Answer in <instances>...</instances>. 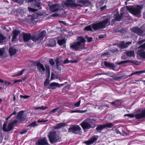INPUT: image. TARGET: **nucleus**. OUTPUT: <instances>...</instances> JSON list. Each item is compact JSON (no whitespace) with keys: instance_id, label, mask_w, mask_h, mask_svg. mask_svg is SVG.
I'll use <instances>...</instances> for the list:
<instances>
[{"instance_id":"2eb2a0df","label":"nucleus","mask_w":145,"mask_h":145,"mask_svg":"<svg viewBox=\"0 0 145 145\" xmlns=\"http://www.w3.org/2000/svg\"><path fill=\"white\" fill-rule=\"evenodd\" d=\"M46 76H48V78H46V81L44 82V85L45 86H46L49 84V79L50 74V71L49 67L47 66L46 67Z\"/></svg>"},{"instance_id":"09e8293b","label":"nucleus","mask_w":145,"mask_h":145,"mask_svg":"<svg viewBox=\"0 0 145 145\" xmlns=\"http://www.w3.org/2000/svg\"><path fill=\"white\" fill-rule=\"evenodd\" d=\"M16 114V112L14 111L13 113L11 114L10 116L8 117L6 119V121H7L8 119H9L10 117L13 115H15Z\"/></svg>"},{"instance_id":"aec40b11","label":"nucleus","mask_w":145,"mask_h":145,"mask_svg":"<svg viewBox=\"0 0 145 145\" xmlns=\"http://www.w3.org/2000/svg\"><path fill=\"white\" fill-rule=\"evenodd\" d=\"M121 16H120L118 12H117L116 13V17L115 18L114 20H113L111 22V24L112 25V23L114 24V22L115 21H120V20L121 18Z\"/></svg>"},{"instance_id":"e2e57ef3","label":"nucleus","mask_w":145,"mask_h":145,"mask_svg":"<svg viewBox=\"0 0 145 145\" xmlns=\"http://www.w3.org/2000/svg\"><path fill=\"white\" fill-rule=\"evenodd\" d=\"M78 62V61L77 60H69V63H76Z\"/></svg>"},{"instance_id":"49530a36","label":"nucleus","mask_w":145,"mask_h":145,"mask_svg":"<svg viewBox=\"0 0 145 145\" xmlns=\"http://www.w3.org/2000/svg\"><path fill=\"white\" fill-rule=\"evenodd\" d=\"M21 35H22L23 36H31V35L30 33H22Z\"/></svg>"},{"instance_id":"864d4df0","label":"nucleus","mask_w":145,"mask_h":145,"mask_svg":"<svg viewBox=\"0 0 145 145\" xmlns=\"http://www.w3.org/2000/svg\"><path fill=\"white\" fill-rule=\"evenodd\" d=\"M20 97L21 98H23L24 99H26L29 98L30 97V96L29 95L23 96V95H20Z\"/></svg>"},{"instance_id":"7c9ffc66","label":"nucleus","mask_w":145,"mask_h":145,"mask_svg":"<svg viewBox=\"0 0 145 145\" xmlns=\"http://www.w3.org/2000/svg\"><path fill=\"white\" fill-rule=\"evenodd\" d=\"M138 53L140 57L143 59H145V52H141L140 51H138Z\"/></svg>"},{"instance_id":"f704fd0d","label":"nucleus","mask_w":145,"mask_h":145,"mask_svg":"<svg viewBox=\"0 0 145 145\" xmlns=\"http://www.w3.org/2000/svg\"><path fill=\"white\" fill-rule=\"evenodd\" d=\"M67 83V82H65V83H64L63 84H59L58 83L55 82V87H57L60 88L61 87L63 86L64 85Z\"/></svg>"},{"instance_id":"a211bd4d","label":"nucleus","mask_w":145,"mask_h":145,"mask_svg":"<svg viewBox=\"0 0 145 145\" xmlns=\"http://www.w3.org/2000/svg\"><path fill=\"white\" fill-rule=\"evenodd\" d=\"M48 137L49 138L50 141L51 143L54 142V132L53 131L50 132L48 135Z\"/></svg>"},{"instance_id":"8fccbe9b","label":"nucleus","mask_w":145,"mask_h":145,"mask_svg":"<svg viewBox=\"0 0 145 145\" xmlns=\"http://www.w3.org/2000/svg\"><path fill=\"white\" fill-rule=\"evenodd\" d=\"M24 41L27 42L28 41L31 37H22Z\"/></svg>"},{"instance_id":"f03ea898","label":"nucleus","mask_w":145,"mask_h":145,"mask_svg":"<svg viewBox=\"0 0 145 145\" xmlns=\"http://www.w3.org/2000/svg\"><path fill=\"white\" fill-rule=\"evenodd\" d=\"M142 9V7L139 5H137L134 8L131 7H127L122 8L120 10L121 16H128L127 11L131 13L134 15L138 17L141 16L140 11Z\"/></svg>"},{"instance_id":"ea45409f","label":"nucleus","mask_w":145,"mask_h":145,"mask_svg":"<svg viewBox=\"0 0 145 145\" xmlns=\"http://www.w3.org/2000/svg\"><path fill=\"white\" fill-rule=\"evenodd\" d=\"M124 116H127L130 118H133L135 117V115L133 114H125L124 115Z\"/></svg>"},{"instance_id":"6ab92c4d","label":"nucleus","mask_w":145,"mask_h":145,"mask_svg":"<svg viewBox=\"0 0 145 145\" xmlns=\"http://www.w3.org/2000/svg\"><path fill=\"white\" fill-rule=\"evenodd\" d=\"M32 35V36H44L46 35V32L45 31L43 30L41 32H38L33 33Z\"/></svg>"},{"instance_id":"a878e982","label":"nucleus","mask_w":145,"mask_h":145,"mask_svg":"<svg viewBox=\"0 0 145 145\" xmlns=\"http://www.w3.org/2000/svg\"><path fill=\"white\" fill-rule=\"evenodd\" d=\"M25 71L26 69H23L21 71H20L19 72L13 75L12 76L13 77H14L21 76L23 74L24 72Z\"/></svg>"},{"instance_id":"4d7b16f0","label":"nucleus","mask_w":145,"mask_h":145,"mask_svg":"<svg viewBox=\"0 0 145 145\" xmlns=\"http://www.w3.org/2000/svg\"><path fill=\"white\" fill-rule=\"evenodd\" d=\"M68 106L69 107L71 108H75V107H74V104H69L68 105Z\"/></svg>"},{"instance_id":"774afa93","label":"nucleus","mask_w":145,"mask_h":145,"mask_svg":"<svg viewBox=\"0 0 145 145\" xmlns=\"http://www.w3.org/2000/svg\"><path fill=\"white\" fill-rule=\"evenodd\" d=\"M132 43L131 42H127L125 43V45L127 46V47L130 44Z\"/></svg>"},{"instance_id":"20e7f679","label":"nucleus","mask_w":145,"mask_h":145,"mask_svg":"<svg viewBox=\"0 0 145 145\" xmlns=\"http://www.w3.org/2000/svg\"><path fill=\"white\" fill-rule=\"evenodd\" d=\"M63 1L65 6L73 9L78 6L82 7L85 5L87 6L91 4L90 2L88 1H85L84 0H63Z\"/></svg>"},{"instance_id":"3c124183","label":"nucleus","mask_w":145,"mask_h":145,"mask_svg":"<svg viewBox=\"0 0 145 145\" xmlns=\"http://www.w3.org/2000/svg\"><path fill=\"white\" fill-rule=\"evenodd\" d=\"M87 39V41L88 42H90L92 41V38L91 37H85Z\"/></svg>"},{"instance_id":"39448f33","label":"nucleus","mask_w":145,"mask_h":145,"mask_svg":"<svg viewBox=\"0 0 145 145\" xmlns=\"http://www.w3.org/2000/svg\"><path fill=\"white\" fill-rule=\"evenodd\" d=\"M96 119L90 118L85 119L80 125L83 129L84 131L87 132L91 128L93 129L96 126L95 123L96 122Z\"/></svg>"},{"instance_id":"5701e85b","label":"nucleus","mask_w":145,"mask_h":145,"mask_svg":"<svg viewBox=\"0 0 145 145\" xmlns=\"http://www.w3.org/2000/svg\"><path fill=\"white\" fill-rule=\"evenodd\" d=\"M117 46L121 49H124L127 48V46L125 45V43H124V41L118 44Z\"/></svg>"},{"instance_id":"5fc2aeb1","label":"nucleus","mask_w":145,"mask_h":145,"mask_svg":"<svg viewBox=\"0 0 145 145\" xmlns=\"http://www.w3.org/2000/svg\"><path fill=\"white\" fill-rule=\"evenodd\" d=\"M48 120H37V122L39 123H42L43 122H46Z\"/></svg>"},{"instance_id":"2f4dec72","label":"nucleus","mask_w":145,"mask_h":145,"mask_svg":"<svg viewBox=\"0 0 145 145\" xmlns=\"http://www.w3.org/2000/svg\"><path fill=\"white\" fill-rule=\"evenodd\" d=\"M128 63H131L136 65H138L139 64L138 62L134 60H128Z\"/></svg>"},{"instance_id":"423d86ee","label":"nucleus","mask_w":145,"mask_h":145,"mask_svg":"<svg viewBox=\"0 0 145 145\" xmlns=\"http://www.w3.org/2000/svg\"><path fill=\"white\" fill-rule=\"evenodd\" d=\"M68 131L69 133H72L75 134L81 135L82 131L81 128L78 125H74L71 126L69 128Z\"/></svg>"},{"instance_id":"13d9d810","label":"nucleus","mask_w":145,"mask_h":145,"mask_svg":"<svg viewBox=\"0 0 145 145\" xmlns=\"http://www.w3.org/2000/svg\"><path fill=\"white\" fill-rule=\"evenodd\" d=\"M69 63V60H68V59H65L63 62V63L64 64H68Z\"/></svg>"},{"instance_id":"c03bdc74","label":"nucleus","mask_w":145,"mask_h":145,"mask_svg":"<svg viewBox=\"0 0 145 145\" xmlns=\"http://www.w3.org/2000/svg\"><path fill=\"white\" fill-rule=\"evenodd\" d=\"M80 102H81V100H80L78 102L74 104V107H78L80 105Z\"/></svg>"},{"instance_id":"c756f323","label":"nucleus","mask_w":145,"mask_h":145,"mask_svg":"<svg viewBox=\"0 0 145 145\" xmlns=\"http://www.w3.org/2000/svg\"><path fill=\"white\" fill-rule=\"evenodd\" d=\"M103 125L104 126V128L105 127L111 128L113 126V123H108L105 124H104Z\"/></svg>"},{"instance_id":"680f3d73","label":"nucleus","mask_w":145,"mask_h":145,"mask_svg":"<svg viewBox=\"0 0 145 145\" xmlns=\"http://www.w3.org/2000/svg\"><path fill=\"white\" fill-rule=\"evenodd\" d=\"M111 104L114 106H117L118 105V102H112L111 103Z\"/></svg>"},{"instance_id":"f257e3e1","label":"nucleus","mask_w":145,"mask_h":145,"mask_svg":"<svg viewBox=\"0 0 145 145\" xmlns=\"http://www.w3.org/2000/svg\"><path fill=\"white\" fill-rule=\"evenodd\" d=\"M110 18L109 16H107L106 19L98 23L91 24L86 27L84 29L85 30L93 31L105 28L106 26L110 24Z\"/></svg>"},{"instance_id":"0eeeda50","label":"nucleus","mask_w":145,"mask_h":145,"mask_svg":"<svg viewBox=\"0 0 145 145\" xmlns=\"http://www.w3.org/2000/svg\"><path fill=\"white\" fill-rule=\"evenodd\" d=\"M17 122V121L16 120L12 121L8 124L7 126V122H5L3 125V130L5 132L10 131L12 129L13 127L14 124L16 123Z\"/></svg>"},{"instance_id":"de8ad7c7","label":"nucleus","mask_w":145,"mask_h":145,"mask_svg":"<svg viewBox=\"0 0 145 145\" xmlns=\"http://www.w3.org/2000/svg\"><path fill=\"white\" fill-rule=\"evenodd\" d=\"M23 113V111H21L18 112V118H21Z\"/></svg>"},{"instance_id":"052dcab7","label":"nucleus","mask_w":145,"mask_h":145,"mask_svg":"<svg viewBox=\"0 0 145 145\" xmlns=\"http://www.w3.org/2000/svg\"><path fill=\"white\" fill-rule=\"evenodd\" d=\"M55 61L56 62L57 67L58 68V66L60 65V63L59 60H55Z\"/></svg>"},{"instance_id":"69168bd1","label":"nucleus","mask_w":145,"mask_h":145,"mask_svg":"<svg viewBox=\"0 0 145 145\" xmlns=\"http://www.w3.org/2000/svg\"><path fill=\"white\" fill-rule=\"evenodd\" d=\"M1 28L4 30H5L7 32H8V30L7 29L6 27L4 26H1Z\"/></svg>"},{"instance_id":"dca6fc26","label":"nucleus","mask_w":145,"mask_h":145,"mask_svg":"<svg viewBox=\"0 0 145 145\" xmlns=\"http://www.w3.org/2000/svg\"><path fill=\"white\" fill-rule=\"evenodd\" d=\"M103 63L106 67L111 69H113L116 67L115 65L112 63H110L106 61H104L102 62V63Z\"/></svg>"},{"instance_id":"e433bc0d","label":"nucleus","mask_w":145,"mask_h":145,"mask_svg":"<svg viewBox=\"0 0 145 145\" xmlns=\"http://www.w3.org/2000/svg\"><path fill=\"white\" fill-rule=\"evenodd\" d=\"M5 49L3 48H0V56L3 58V55L5 52Z\"/></svg>"},{"instance_id":"7ed1b4c3","label":"nucleus","mask_w":145,"mask_h":145,"mask_svg":"<svg viewBox=\"0 0 145 145\" xmlns=\"http://www.w3.org/2000/svg\"><path fill=\"white\" fill-rule=\"evenodd\" d=\"M86 41L83 37H77L76 41L70 44V48L73 51H81L84 48Z\"/></svg>"},{"instance_id":"f8f14e48","label":"nucleus","mask_w":145,"mask_h":145,"mask_svg":"<svg viewBox=\"0 0 145 145\" xmlns=\"http://www.w3.org/2000/svg\"><path fill=\"white\" fill-rule=\"evenodd\" d=\"M97 140V136H94L91 137L88 140L83 142V143L86 144V145H90L95 142Z\"/></svg>"},{"instance_id":"473e14b6","label":"nucleus","mask_w":145,"mask_h":145,"mask_svg":"<svg viewBox=\"0 0 145 145\" xmlns=\"http://www.w3.org/2000/svg\"><path fill=\"white\" fill-rule=\"evenodd\" d=\"M50 10L52 12H54V5L50 3L48 4Z\"/></svg>"},{"instance_id":"9b49d317","label":"nucleus","mask_w":145,"mask_h":145,"mask_svg":"<svg viewBox=\"0 0 145 145\" xmlns=\"http://www.w3.org/2000/svg\"><path fill=\"white\" fill-rule=\"evenodd\" d=\"M131 31L137 35L141 36L145 35V31L141 30L139 27H136L131 28Z\"/></svg>"},{"instance_id":"4be33fe9","label":"nucleus","mask_w":145,"mask_h":145,"mask_svg":"<svg viewBox=\"0 0 145 145\" xmlns=\"http://www.w3.org/2000/svg\"><path fill=\"white\" fill-rule=\"evenodd\" d=\"M119 51L116 48H114L113 49L110 50V54L111 55H115Z\"/></svg>"},{"instance_id":"58836bf2","label":"nucleus","mask_w":145,"mask_h":145,"mask_svg":"<svg viewBox=\"0 0 145 145\" xmlns=\"http://www.w3.org/2000/svg\"><path fill=\"white\" fill-rule=\"evenodd\" d=\"M128 63V60L125 61H122L117 63V64L118 65H121V64H124L125 63Z\"/></svg>"},{"instance_id":"9d476101","label":"nucleus","mask_w":145,"mask_h":145,"mask_svg":"<svg viewBox=\"0 0 145 145\" xmlns=\"http://www.w3.org/2000/svg\"><path fill=\"white\" fill-rule=\"evenodd\" d=\"M135 117L137 120L145 118V109L142 110H138L137 114L135 115Z\"/></svg>"},{"instance_id":"0e129e2a","label":"nucleus","mask_w":145,"mask_h":145,"mask_svg":"<svg viewBox=\"0 0 145 145\" xmlns=\"http://www.w3.org/2000/svg\"><path fill=\"white\" fill-rule=\"evenodd\" d=\"M80 111L79 110H72L71 111V113H79V112H80Z\"/></svg>"},{"instance_id":"6e6d98bb","label":"nucleus","mask_w":145,"mask_h":145,"mask_svg":"<svg viewBox=\"0 0 145 145\" xmlns=\"http://www.w3.org/2000/svg\"><path fill=\"white\" fill-rule=\"evenodd\" d=\"M49 63L51 65H53L54 64V62L53 59H50Z\"/></svg>"},{"instance_id":"6e6552de","label":"nucleus","mask_w":145,"mask_h":145,"mask_svg":"<svg viewBox=\"0 0 145 145\" xmlns=\"http://www.w3.org/2000/svg\"><path fill=\"white\" fill-rule=\"evenodd\" d=\"M17 122V121L16 120L12 121L8 124L7 126V122H5L3 125V130L5 132L10 131L12 129L13 127L14 124L16 123Z\"/></svg>"},{"instance_id":"79ce46f5","label":"nucleus","mask_w":145,"mask_h":145,"mask_svg":"<svg viewBox=\"0 0 145 145\" xmlns=\"http://www.w3.org/2000/svg\"><path fill=\"white\" fill-rule=\"evenodd\" d=\"M103 5V3L102 1H100L99 2H98L96 4V6L97 7H99Z\"/></svg>"},{"instance_id":"1a4fd4ad","label":"nucleus","mask_w":145,"mask_h":145,"mask_svg":"<svg viewBox=\"0 0 145 145\" xmlns=\"http://www.w3.org/2000/svg\"><path fill=\"white\" fill-rule=\"evenodd\" d=\"M144 73H145V70L137 71L133 72L128 76L123 75L122 76H120L118 77L117 78V79L118 80L124 79L129 77L132 76L134 75L137 74L138 75H139L141 74Z\"/></svg>"},{"instance_id":"c85d7f7f","label":"nucleus","mask_w":145,"mask_h":145,"mask_svg":"<svg viewBox=\"0 0 145 145\" xmlns=\"http://www.w3.org/2000/svg\"><path fill=\"white\" fill-rule=\"evenodd\" d=\"M35 5L39 9L40 8L41 3H40V0H35Z\"/></svg>"},{"instance_id":"a18cd8bd","label":"nucleus","mask_w":145,"mask_h":145,"mask_svg":"<svg viewBox=\"0 0 145 145\" xmlns=\"http://www.w3.org/2000/svg\"><path fill=\"white\" fill-rule=\"evenodd\" d=\"M12 40L13 43H15L17 41L18 39L16 38V37H12Z\"/></svg>"},{"instance_id":"412c9836","label":"nucleus","mask_w":145,"mask_h":145,"mask_svg":"<svg viewBox=\"0 0 145 145\" xmlns=\"http://www.w3.org/2000/svg\"><path fill=\"white\" fill-rule=\"evenodd\" d=\"M66 41L67 40L64 38L62 39L58 40L57 43L59 45L61 46L64 44H65Z\"/></svg>"},{"instance_id":"393cba45","label":"nucleus","mask_w":145,"mask_h":145,"mask_svg":"<svg viewBox=\"0 0 145 145\" xmlns=\"http://www.w3.org/2000/svg\"><path fill=\"white\" fill-rule=\"evenodd\" d=\"M126 55L130 57H133L135 56V52L134 51L131 50L129 51L126 52Z\"/></svg>"},{"instance_id":"603ef678","label":"nucleus","mask_w":145,"mask_h":145,"mask_svg":"<svg viewBox=\"0 0 145 145\" xmlns=\"http://www.w3.org/2000/svg\"><path fill=\"white\" fill-rule=\"evenodd\" d=\"M37 125L36 121H35L31 123L30 125V126H32L33 127H34L35 126Z\"/></svg>"},{"instance_id":"338daca9","label":"nucleus","mask_w":145,"mask_h":145,"mask_svg":"<svg viewBox=\"0 0 145 145\" xmlns=\"http://www.w3.org/2000/svg\"><path fill=\"white\" fill-rule=\"evenodd\" d=\"M106 8V5H104L101 8V10H103Z\"/></svg>"},{"instance_id":"bb28decb","label":"nucleus","mask_w":145,"mask_h":145,"mask_svg":"<svg viewBox=\"0 0 145 145\" xmlns=\"http://www.w3.org/2000/svg\"><path fill=\"white\" fill-rule=\"evenodd\" d=\"M63 7L62 6H60L59 4L55 5V12L61 10L63 9Z\"/></svg>"},{"instance_id":"f3484780","label":"nucleus","mask_w":145,"mask_h":145,"mask_svg":"<svg viewBox=\"0 0 145 145\" xmlns=\"http://www.w3.org/2000/svg\"><path fill=\"white\" fill-rule=\"evenodd\" d=\"M36 145H49L46 138L45 137L39 140L36 143Z\"/></svg>"},{"instance_id":"b1692460","label":"nucleus","mask_w":145,"mask_h":145,"mask_svg":"<svg viewBox=\"0 0 145 145\" xmlns=\"http://www.w3.org/2000/svg\"><path fill=\"white\" fill-rule=\"evenodd\" d=\"M66 125V124L65 123H60L57 124L56 126H55V129H59L63 127H65Z\"/></svg>"},{"instance_id":"bf43d9fd","label":"nucleus","mask_w":145,"mask_h":145,"mask_svg":"<svg viewBox=\"0 0 145 145\" xmlns=\"http://www.w3.org/2000/svg\"><path fill=\"white\" fill-rule=\"evenodd\" d=\"M145 41V39L144 40H140L138 41V44H142L143 42Z\"/></svg>"},{"instance_id":"37998d69","label":"nucleus","mask_w":145,"mask_h":145,"mask_svg":"<svg viewBox=\"0 0 145 145\" xmlns=\"http://www.w3.org/2000/svg\"><path fill=\"white\" fill-rule=\"evenodd\" d=\"M28 9L30 11H31L32 12H35V11H37L38 10H39L38 9H35L32 8H30L29 7H28Z\"/></svg>"},{"instance_id":"c9c22d12","label":"nucleus","mask_w":145,"mask_h":145,"mask_svg":"<svg viewBox=\"0 0 145 145\" xmlns=\"http://www.w3.org/2000/svg\"><path fill=\"white\" fill-rule=\"evenodd\" d=\"M20 33V32L18 30H15L12 32V35H13V36H16Z\"/></svg>"},{"instance_id":"72a5a7b5","label":"nucleus","mask_w":145,"mask_h":145,"mask_svg":"<svg viewBox=\"0 0 145 145\" xmlns=\"http://www.w3.org/2000/svg\"><path fill=\"white\" fill-rule=\"evenodd\" d=\"M61 140V138L56 134V132L55 131V142L57 141H60Z\"/></svg>"},{"instance_id":"a19ab883","label":"nucleus","mask_w":145,"mask_h":145,"mask_svg":"<svg viewBox=\"0 0 145 145\" xmlns=\"http://www.w3.org/2000/svg\"><path fill=\"white\" fill-rule=\"evenodd\" d=\"M138 48H141V50H144L145 49V43L138 46Z\"/></svg>"},{"instance_id":"ddd939ff","label":"nucleus","mask_w":145,"mask_h":145,"mask_svg":"<svg viewBox=\"0 0 145 145\" xmlns=\"http://www.w3.org/2000/svg\"><path fill=\"white\" fill-rule=\"evenodd\" d=\"M34 65H36L38 69L42 74L44 73L45 71V69L44 65L39 62H35L34 63Z\"/></svg>"},{"instance_id":"4c0bfd02","label":"nucleus","mask_w":145,"mask_h":145,"mask_svg":"<svg viewBox=\"0 0 145 145\" xmlns=\"http://www.w3.org/2000/svg\"><path fill=\"white\" fill-rule=\"evenodd\" d=\"M47 108V107H45L43 106H40L36 107L35 108V110L40 109L42 110H44L46 109Z\"/></svg>"},{"instance_id":"4468645a","label":"nucleus","mask_w":145,"mask_h":145,"mask_svg":"<svg viewBox=\"0 0 145 145\" xmlns=\"http://www.w3.org/2000/svg\"><path fill=\"white\" fill-rule=\"evenodd\" d=\"M18 50L13 46L10 47L8 49V52L10 54V57L12 58L16 55Z\"/></svg>"},{"instance_id":"cd10ccee","label":"nucleus","mask_w":145,"mask_h":145,"mask_svg":"<svg viewBox=\"0 0 145 145\" xmlns=\"http://www.w3.org/2000/svg\"><path fill=\"white\" fill-rule=\"evenodd\" d=\"M104 127L103 124H99L97 125V127L96 128V130L97 131L102 130L104 129Z\"/></svg>"}]
</instances>
